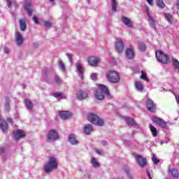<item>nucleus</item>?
I'll return each instance as SVG.
<instances>
[{"instance_id": "nucleus-1", "label": "nucleus", "mask_w": 179, "mask_h": 179, "mask_svg": "<svg viewBox=\"0 0 179 179\" xmlns=\"http://www.w3.org/2000/svg\"><path fill=\"white\" fill-rule=\"evenodd\" d=\"M94 96L96 100H104L106 97L108 100L111 99V94H110L108 87L103 84L99 85V89L94 92Z\"/></svg>"}, {"instance_id": "nucleus-2", "label": "nucleus", "mask_w": 179, "mask_h": 179, "mask_svg": "<svg viewBox=\"0 0 179 179\" xmlns=\"http://www.w3.org/2000/svg\"><path fill=\"white\" fill-rule=\"evenodd\" d=\"M55 169H58V162H57L55 157H50L48 162L44 166V171L48 173L55 170Z\"/></svg>"}, {"instance_id": "nucleus-3", "label": "nucleus", "mask_w": 179, "mask_h": 179, "mask_svg": "<svg viewBox=\"0 0 179 179\" xmlns=\"http://www.w3.org/2000/svg\"><path fill=\"white\" fill-rule=\"evenodd\" d=\"M87 120L94 125H98L99 127H103L104 125V120L94 113H89L87 115Z\"/></svg>"}, {"instance_id": "nucleus-4", "label": "nucleus", "mask_w": 179, "mask_h": 179, "mask_svg": "<svg viewBox=\"0 0 179 179\" xmlns=\"http://www.w3.org/2000/svg\"><path fill=\"white\" fill-rule=\"evenodd\" d=\"M106 78L110 83H118L120 82V74L115 71H109L106 73Z\"/></svg>"}, {"instance_id": "nucleus-5", "label": "nucleus", "mask_w": 179, "mask_h": 179, "mask_svg": "<svg viewBox=\"0 0 179 179\" xmlns=\"http://www.w3.org/2000/svg\"><path fill=\"white\" fill-rule=\"evenodd\" d=\"M158 61L161 64H170V57L169 55L164 54L162 50H157Z\"/></svg>"}, {"instance_id": "nucleus-6", "label": "nucleus", "mask_w": 179, "mask_h": 179, "mask_svg": "<svg viewBox=\"0 0 179 179\" xmlns=\"http://www.w3.org/2000/svg\"><path fill=\"white\" fill-rule=\"evenodd\" d=\"M59 139V135H58V132L55 129H51L48 133V142H55V141H58Z\"/></svg>"}, {"instance_id": "nucleus-7", "label": "nucleus", "mask_w": 179, "mask_h": 179, "mask_svg": "<svg viewBox=\"0 0 179 179\" xmlns=\"http://www.w3.org/2000/svg\"><path fill=\"white\" fill-rule=\"evenodd\" d=\"M32 6H33V4L31 3V1L25 0L23 7L25 12H27L29 17L33 16Z\"/></svg>"}, {"instance_id": "nucleus-8", "label": "nucleus", "mask_w": 179, "mask_h": 179, "mask_svg": "<svg viewBox=\"0 0 179 179\" xmlns=\"http://www.w3.org/2000/svg\"><path fill=\"white\" fill-rule=\"evenodd\" d=\"M136 162L141 169H143L148 166V161H146V158H143L142 155L136 156Z\"/></svg>"}, {"instance_id": "nucleus-9", "label": "nucleus", "mask_w": 179, "mask_h": 179, "mask_svg": "<svg viewBox=\"0 0 179 179\" xmlns=\"http://www.w3.org/2000/svg\"><path fill=\"white\" fill-rule=\"evenodd\" d=\"M115 47L118 54H121L124 51V42L121 38L116 39V41L115 43Z\"/></svg>"}, {"instance_id": "nucleus-10", "label": "nucleus", "mask_w": 179, "mask_h": 179, "mask_svg": "<svg viewBox=\"0 0 179 179\" xmlns=\"http://www.w3.org/2000/svg\"><path fill=\"white\" fill-rule=\"evenodd\" d=\"M78 100H86L89 97V92L83 90H79L76 93Z\"/></svg>"}, {"instance_id": "nucleus-11", "label": "nucleus", "mask_w": 179, "mask_h": 179, "mask_svg": "<svg viewBox=\"0 0 179 179\" xmlns=\"http://www.w3.org/2000/svg\"><path fill=\"white\" fill-rule=\"evenodd\" d=\"M146 106L148 111H150V113H156V103L153 102V100L148 98L146 101Z\"/></svg>"}, {"instance_id": "nucleus-12", "label": "nucleus", "mask_w": 179, "mask_h": 179, "mask_svg": "<svg viewBox=\"0 0 179 179\" xmlns=\"http://www.w3.org/2000/svg\"><path fill=\"white\" fill-rule=\"evenodd\" d=\"M99 62H100V58H99L96 56H90L88 58V64L91 66H97Z\"/></svg>"}, {"instance_id": "nucleus-13", "label": "nucleus", "mask_w": 179, "mask_h": 179, "mask_svg": "<svg viewBox=\"0 0 179 179\" xmlns=\"http://www.w3.org/2000/svg\"><path fill=\"white\" fill-rule=\"evenodd\" d=\"M146 10H147V16H148L149 20V24L152 29L154 30H156V21H155V19H153V17L150 15V12H149V7H146Z\"/></svg>"}, {"instance_id": "nucleus-14", "label": "nucleus", "mask_w": 179, "mask_h": 179, "mask_svg": "<svg viewBox=\"0 0 179 179\" xmlns=\"http://www.w3.org/2000/svg\"><path fill=\"white\" fill-rule=\"evenodd\" d=\"M26 136V134H24V131L20 129H17L16 132H13V138L15 141H19V139H22V138H24Z\"/></svg>"}, {"instance_id": "nucleus-15", "label": "nucleus", "mask_w": 179, "mask_h": 179, "mask_svg": "<svg viewBox=\"0 0 179 179\" xmlns=\"http://www.w3.org/2000/svg\"><path fill=\"white\" fill-rule=\"evenodd\" d=\"M122 22L124 25L127 26V27H129V29H132V27H134V24L132 23V21L131 20V19L128 18V17L122 15Z\"/></svg>"}, {"instance_id": "nucleus-16", "label": "nucleus", "mask_w": 179, "mask_h": 179, "mask_svg": "<svg viewBox=\"0 0 179 179\" xmlns=\"http://www.w3.org/2000/svg\"><path fill=\"white\" fill-rule=\"evenodd\" d=\"M15 43L17 45H22L24 43V38L19 31L15 32Z\"/></svg>"}, {"instance_id": "nucleus-17", "label": "nucleus", "mask_w": 179, "mask_h": 179, "mask_svg": "<svg viewBox=\"0 0 179 179\" xmlns=\"http://www.w3.org/2000/svg\"><path fill=\"white\" fill-rule=\"evenodd\" d=\"M68 141L70 144L73 145H79V141L76 138V135L74 134H69Z\"/></svg>"}, {"instance_id": "nucleus-18", "label": "nucleus", "mask_w": 179, "mask_h": 179, "mask_svg": "<svg viewBox=\"0 0 179 179\" xmlns=\"http://www.w3.org/2000/svg\"><path fill=\"white\" fill-rule=\"evenodd\" d=\"M59 115L62 120H68L72 117V113L68 110H62L59 112Z\"/></svg>"}, {"instance_id": "nucleus-19", "label": "nucleus", "mask_w": 179, "mask_h": 179, "mask_svg": "<svg viewBox=\"0 0 179 179\" xmlns=\"http://www.w3.org/2000/svg\"><path fill=\"white\" fill-rule=\"evenodd\" d=\"M94 129H93V125L88 124H85L83 127V132L85 135H90L92 132H93Z\"/></svg>"}, {"instance_id": "nucleus-20", "label": "nucleus", "mask_w": 179, "mask_h": 179, "mask_svg": "<svg viewBox=\"0 0 179 179\" xmlns=\"http://www.w3.org/2000/svg\"><path fill=\"white\" fill-rule=\"evenodd\" d=\"M126 57L128 59H134L135 58V52H134V49L131 48H128L126 50Z\"/></svg>"}, {"instance_id": "nucleus-21", "label": "nucleus", "mask_w": 179, "mask_h": 179, "mask_svg": "<svg viewBox=\"0 0 179 179\" xmlns=\"http://www.w3.org/2000/svg\"><path fill=\"white\" fill-rule=\"evenodd\" d=\"M124 120L129 127H136V122L134 118L131 117H124Z\"/></svg>"}, {"instance_id": "nucleus-22", "label": "nucleus", "mask_w": 179, "mask_h": 179, "mask_svg": "<svg viewBox=\"0 0 179 179\" xmlns=\"http://www.w3.org/2000/svg\"><path fill=\"white\" fill-rule=\"evenodd\" d=\"M0 129L5 134L8 131V122L6 120H1L0 122Z\"/></svg>"}, {"instance_id": "nucleus-23", "label": "nucleus", "mask_w": 179, "mask_h": 179, "mask_svg": "<svg viewBox=\"0 0 179 179\" xmlns=\"http://www.w3.org/2000/svg\"><path fill=\"white\" fill-rule=\"evenodd\" d=\"M122 170L124 171V173H126L128 179H134V176H132V173L129 171V167H128V166H123Z\"/></svg>"}, {"instance_id": "nucleus-24", "label": "nucleus", "mask_w": 179, "mask_h": 179, "mask_svg": "<svg viewBox=\"0 0 179 179\" xmlns=\"http://www.w3.org/2000/svg\"><path fill=\"white\" fill-rule=\"evenodd\" d=\"M4 107L6 111H9V110H10V99L9 96H6Z\"/></svg>"}, {"instance_id": "nucleus-25", "label": "nucleus", "mask_w": 179, "mask_h": 179, "mask_svg": "<svg viewBox=\"0 0 179 179\" xmlns=\"http://www.w3.org/2000/svg\"><path fill=\"white\" fill-rule=\"evenodd\" d=\"M138 47L139 51H141V52H145V51H146V49L148 48L146 44L143 42H138Z\"/></svg>"}, {"instance_id": "nucleus-26", "label": "nucleus", "mask_w": 179, "mask_h": 179, "mask_svg": "<svg viewBox=\"0 0 179 179\" xmlns=\"http://www.w3.org/2000/svg\"><path fill=\"white\" fill-rule=\"evenodd\" d=\"M19 23H20V30L22 31H25L26 29H27V26L26 25V20H20L19 21Z\"/></svg>"}, {"instance_id": "nucleus-27", "label": "nucleus", "mask_w": 179, "mask_h": 179, "mask_svg": "<svg viewBox=\"0 0 179 179\" xmlns=\"http://www.w3.org/2000/svg\"><path fill=\"white\" fill-rule=\"evenodd\" d=\"M157 124L162 128H167V122L163 119L157 117Z\"/></svg>"}, {"instance_id": "nucleus-28", "label": "nucleus", "mask_w": 179, "mask_h": 179, "mask_svg": "<svg viewBox=\"0 0 179 179\" xmlns=\"http://www.w3.org/2000/svg\"><path fill=\"white\" fill-rule=\"evenodd\" d=\"M25 107L31 111L33 110V102H31L29 99L24 100Z\"/></svg>"}, {"instance_id": "nucleus-29", "label": "nucleus", "mask_w": 179, "mask_h": 179, "mask_svg": "<svg viewBox=\"0 0 179 179\" xmlns=\"http://www.w3.org/2000/svg\"><path fill=\"white\" fill-rule=\"evenodd\" d=\"M48 75H50V72H48V70H43L42 73V78L43 80H45V82H48Z\"/></svg>"}, {"instance_id": "nucleus-30", "label": "nucleus", "mask_w": 179, "mask_h": 179, "mask_svg": "<svg viewBox=\"0 0 179 179\" xmlns=\"http://www.w3.org/2000/svg\"><path fill=\"white\" fill-rule=\"evenodd\" d=\"M91 163L92 164V167H94V169L100 167V163H99V162H97V159H96V158L94 157L92 158Z\"/></svg>"}, {"instance_id": "nucleus-31", "label": "nucleus", "mask_w": 179, "mask_h": 179, "mask_svg": "<svg viewBox=\"0 0 179 179\" xmlns=\"http://www.w3.org/2000/svg\"><path fill=\"white\" fill-rule=\"evenodd\" d=\"M150 129L152 134V136H157V129H156V127H155V126H153V124H150Z\"/></svg>"}, {"instance_id": "nucleus-32", "label": "nucleus", "mask_w": 179, "mask_h": 179, "mask_svg": "<svg viewBox=\"0 0 179 179\" xmlns=\"http://www.w3.org/2000/svg\"><path fill=\"white\" fill-rule=\"evenodd\" d=\"M6 153V147L5 146H0V156H1V157H3V160H5V157H3V156H5V154Z\"/></svg>"}, {"instance_id": "nucleus-33", "label": "nucleus", "mask_w": 179, "mask_h": 179, "mask_svg": "<svg viewBox=\"0 0 179 179\" xmlns=\"http://www.w3.org/2000/svg\"><path fill=\"white\" fill-rule=\"evenodd\" d=\"M59 68L62 72H65L66 71V67L65 66V64L62 60L59 61Z\"/></svg>"}, {"instance_id": "nucleus-34", "label": "nucleus", "mask_w": 179, "mask_h": 179, "mask_svg": "<svg viewBox=\"0 0 179 179\" xmlns=\"http://www.w3.org/2000/svg\"><path fill=\"white\" fill-rule=\"evenodd\" d=\"M141 79L143 80H145V82H149V78H148V74H146V72L141 71Z\"/></svg>"}, {"instance_id": "nucleus-35", "label": "nucleus", "mask_w": 179, "mask_h": 179, "mask_svg": "<svg viewBox=\"0 0 179 179\" xmlns=\"http://www.w3.org/2000/svg\"><path fill=\"white\" fill-rule=\"evenodd\" d=\"M135 87L137 90H143V85H142V83H139L138 81L135 83Z\"/></svg>"}, {"instance_id": "nucleus-36", "label": "nucleus", "mask_w": 179, "mask_h": 179, "mask_svg": "<svg viewBox=\"0 0 179 179\" xmlns=\"http://www.w3.org/2000/svg\"><path fill=\"white\" fill-rule=\"evenodd\" d=\"M54 80L56 85H58L59 86L62 85V80H61V78H59V77H58L57 75L55 76Z\"/></svg>"}, {"instance_id": "nucleus-37", "label": "nucleus", "mask_w": 179, "mask_h": 179, "mask_svg": "<svg viewBox=\"0 0 179 179\" xmlns=\"http://www.w3.org/2000/svg\"><path fill=\"white\" fill-rule=\"evenodd\" d=\"M112 10L117 12V0H111Z\"/></svg>"}, {"instance_id": "nucleus-38", "label": "nucleus", "mask_w": 179, "mask_h": 179, "mask_svg": "<svg viewBox=\"0 0 179 179\" xmlns=\"http://www.w3.org/2000/svg\"><path fill=\"white\" fill-rule=\"evenodd\" d=\"M53 97H55V99H59V97H61V99H65V97H64V94L62 92L53 93Z\"/></svg>"}, {"instance_id": "nucleus-39", "label": "nucleus", "mask_w": 179, "mask_h": 179, "mask_svg": "<svg viewBox=\"0 0 179 179\" xmlns=\"http://www.w3.org/2000/svg\"><path fill=\"white\" fill-rule=\"evenodd\" d=\"M165 17L166 20L169 22V23H173V16L170 14H166Z\"/></svg>"}, {"instance_id": "nucleus-40", "label": "nucleus", "mask_w": 179, "mask_h": 179, "mask_svg": "<svg viewBox=\"0 0 179 179\" xmlns=\"http://www.w3.org/2000/svg\"><path fill=\"white\" fill-rule=\"evenodd\" d=\"M178 171L177 169H173L172 170V176L174 178H178Z\"/></svg>"}, {"instance_id": "nucleus-41", "label": "nucleus", "mask_w": 179, "mask_h": 179, "mask_svg": "<svg viewBox=\"0 0 179 179\" xmlns=\"http://www.w3.org/2000/svg\"><path fill=\"white\" fill-rule=\"evenodd\" d=\"M157 5L162 9H163V8H164V6H166V5L164 4V2H163V0H158L157 1Z\"/></svg>"}, {"instance_id": "nucleus-42", "label": "nucleus", "mask_w": 179, "mask_h": 179, "mask_svg": "<svg viewBox=\"0 0 179 179\" xmlns=\"http://www.w3.org/2000/svg\"><path fill=\"white\" fill-rule=\"evenodd\" d=\"M173 64L176 69H179V62L177 59H173Z\"/></svg>"}, {"instance_id": "nucleus-43", "label": "nucleus", "mask_w": 179, "mask_h": 179, "mask_svg": "<svg viewBox=\"0 0 179 179\" xmlns=\"http://www.w3.org/2000/svg\"><path fill=\"white\" fill-rule=\"evenodd\" d=\"M32 19L35 23V24H40V20H38V17L37 15H34Z\"/></svg>"}, {"instance_id": "nucleus-44", "label": "nucleus", "mask_w": 179, "mask_h": 179, "mask_svg": "<svg viewBox=\"0 0 179 179\" xmlns=\"http://www.w3.org/2000/svg\"><path fill=\"white\" fill-rule=\"evenodd\" d=\"M77 67V71L78 72V73L83 72V66H82V65H80V64H78L76 65Z\"/></svg>"}, {"instance_id": "nucleus-45", "label": "nucleus", "mask_w": 179, "mask_h": 179, "mask_svg": "<svg viewBox=\"0 0 179 179\" xmlns=\"http://www.w3.org/2000/svg\"><path fill=\"white\" fill-rule=\"evenodd\" d=\"M66 57H67V58H68L69 62H70L71 64H73V59H72V56L71 55V54L66 53Z\"/></svg>"}, {"instance_id": "nucleus-46", "label": "nucleus", "mask_w": 179, "mask_h": 179, "mask_svg": "<svg viewBox=\"0 0 179 179\" xmlns=\"http://www.w3.org/2000/svg\"><path fill=\"white\" fill-rule=\"evenodd\" d=\"M44 26H45V27H51V26H52V22H51L50 21H45Z\"/></svg>"}, {"instance_id": "nucleus-47", "label": "nucleus", "mask_w": 179, "mask_h": 179, "mask_svg": "<svg viewBox=\"0 0 179 179\" xmlns=\"http://www.w3.org/2000/svg\"><path fill=\"white\" fill-rule=\"evenodd\" d=\"M90 78L92 79V80H97V75L96 74V73H91Z\"/></svg>"}, {"instance_id": "nucleus-48", "label": "nucleus", "mask_w": 179, "mask_h": 179, "mask_svg": "<svg viewBox=\"0 0 179 179\" xmlns=\"http://www.w3.org/2000/svg\"><path fill=\"white\" fill-rule=\"evenodd\" d=\"M145 173L147 174V177H148L149 179H152V175L150 174V171H149L148 169H146Z\"/></svg>"}, {"instance_id": "nucleus-49", "label": "nucleus", "mask_w": 179, "mask_h": 179, "mask_svg": "<svg viewBox=\"0 0 179 179\" xmlns=\"http://www.w3.org/2000/svg\"><path fill=\"white\" fill-rule=\"evenodd\" d=\"M152 162L154 163V164H157V157H156V155H153L152 157Z\"/></svg>"}, {"instance_id": "nucleus-50", "label": "nucleus", "mask_w": 179, "mask_h": 179, "mask_svg": "<svg viewBox=\"0 0 179 179\" xmlns=\"http://www.w3.org/2000/svg\"><path fill=\"white\" fill-rule=\"evenodd\" d=\"M3 51L4 54H9V52H10V50L6 47L4 48Z\"/></svg>"}, {"instance_id": "nucleus-51", "label": "nucleus", "mask_w": 179, "mask_h": 179, "mask_svg": "<svg viewBox=\"0 0 179 179\" xmlns=\"http://www.w3.org/2000/svg\"><path fill=\"white\" fill-rule=\"evenodd\" d=\"M101 143L103 145V146H107V145H108V142L106 140L102 141Z\"/></svg>"}, {"instance_id": "nucleus-52", "label": "nucleus", "mask_w": 179, "mask_h": 179, "mask_svg": "<svg viewBox=\"0 0 179 179\" xmlns=\"http://www.w3.org/2000/svg\"><path fill=\"white\" fill-rule=\"evenodd\" d=\"M38 45H39L38 42H35L33 43L32 47L33 48H38Z\"/></svg>"}, {"instance_id": "nucleus-53", "label": "nucleus", "mask_w": 179, "mask_h": 179, "mask_svg": "<svg viewBox=\"0 0 179 179\" xmlns=\"http://www.w3.org/2000/svg\"><path fill=\"white\" fill-rule=\"evenodd\" d=\"M7 6L8 8H12V1H10V0L7 1Z\"/></svg>"}, {"instance_id": "nucleus-54", "label": "nucleus", "mask_w": 179, "mask_h": 179, "mask_svg": "<svg viewBox=\"0 0 179 179\" xmlns=\"http://www.w3.org/2000/svg\"><path fill=\"white\" fill-rule=\"evenodd\" d=\"M152 122H155V124H157V116H155L152 117Z\"/></svg>"}, {"instance_id": "nucleus-55", "label": "nucleus", "mask_w": 179, "mask_h": 179, "mask_svg": "<svg viewBox=\"0 0 179 179\" xmlns=\"http://www.w3.org/2000/svg\"><path fill=\"white\" fill-rule=\"evenodd\" d=\"M148 5H150V6H153V0H146Z\"/></svg>"}, {"instance_id": "nucleus-56", "label": "nucleus", "mask_w": 179, "mask_h": 179, "mask_svg": "<svg viewBox=\"0 0 179 179\" xmlns=\"http://www.w3.org/2000/svg\"><path fill=\"white\" fill-rule=\"evenodd\" d=\"M79 77L80 78V79H83V72L79 73Z\"/></svg>"}, {"instance_id": "nucleus-57", "label": "nucleus", "mask_w": 179, "mask_h": 179, "mask_svg": "<svg viewBox=\"0 0 179 179\" xmlns=\"http://www.w3.org/2000/svg\"><path fill=\"white\" fill-rule=\"evenodd\" d=\"M96 153L98 155H101V150H96Z\"/></svg>"}, {"instance_id": "nucleus-58", "label": "nucleus", "mask_w": 179, "mask_h": 179, "mask_svg": "<svg viewBox=\"0 0 179 179\" xmlns=\"http://www.w3.org/2000/svg\"><path fill=\"white\" fill-rule=\"evenodd\" d=\"M155 58H157V50H155Z\"/></svg>"}, {"instance_id": "nucleus-59", "label": "nucleus", "mask_w": 179, "mask_h": 179, "mask_svg": "<svg viewBox=\"0 0 179 179\" xmlns=\"http://www.w3.org/2000/svg\"><path fill=\"white\" fill-rule=\"evenodd\" d=\"M50 2H54V0H49Z\"/></svg>"}, {"instance_id": "nucleus-60", "label": "nucleus", "mask_w": 179, "mask_h": 179, "mask_svg": "<svg viewBox=\"0 0 179 179\" xmlns=\"http://www.w3.org/2000/svg\"><path fill=\"white\" fill-rule=\"evenodd\" d=\"M88 3H90V0H87Z\"/></svg>"}, {"instance_id": "nucleus-61", "label": "nucleus", "mask_w": 179, "mask_h": 179, "mask_svg": "<svg viewBox=\"0 0 179 179\" xmlns=\"http://www.w3.org/2000/svg\"><path fill=\"white\" fill-rule=\"evenodd\" d=\"M160 162V160L157 159V163H159Z\"/></svg>"}, {"instance_id": "nucleus-62", "label": "nucleus", "mask_w": 179, "mask_h": 179, "mask_svg": "<svg viewBox=\"0 0 179 179\" xmlns=\"http://www.w3.org/2000/svg\"><path fill=\"white\" fill-rule=\"evenodd\" d=\"M161 145H163V142L162 141H161Z\"/></svg>"}, {"instance_id": "nucleus-63", "label": "nucleus", "mask_w": 179, "mask_h": 179, "mask_svg": "<svg viewBox=\"0 0 179 179\" xmlns=\"http://www.w3.org/2000/svg\"><path fill=\"white\" fill-rule=\"evenodd\" d=\"M156 1V3H157V0H155Z\"/></svg>"}]
</instances>
